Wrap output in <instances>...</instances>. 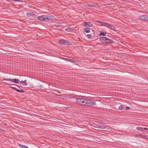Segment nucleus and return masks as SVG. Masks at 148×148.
<instances>
[{
    "label": "nucleus",
    "instance_id": "f257e3e1",
    "mask_svg": "<svg viewBox=\"0 0 148 148\" xmlns=\"http://www.w3.org/2000/svg\"><path fill=\"white\" fill-rule=\"evenodd\" d=\"M72 96V95L65 94V106H65V109H68V108H70L72 107L71 105H69L68 103L69 102H71L70 100H71Z\"/></svg>",
    "mask_w": 148,
    "mask_h": 148
},
{
    "label": "nucleus",
    "instance_id": "f03ea898",
    "mask_svg": "<svg viewBox=\"0 0 148 148\" xmlns=\"http://www.w3.org/2000/svg\"><path fill=\"white\" fill-rule=\"evenodd\" d=\"M53 17L52 16H49L42 15L41 16L38 17V19L41 21H44L46 22L52 19Z\"/></svg>",
    "mask_w": 148,
    "mask_h": 148
},
{
    "label": "nucleus",
    "instance_id": "7ed1b4c3",
    "mask_svg": "<svg viewBox=\"0 0 148 148\" xmlns=\"http://www.w3.org/2000/svg\"><path fill=\"white\" fill-rule=\"evenodd\" d=\"M85 102L86 99L82 98H77L76 100V103L82 105H85Z\"/></svg>",
    "mask_w": 148,
    "mask_h": 148
},
{
    "label": "nucleus",
    "instance_id": "20e7f679",
    "mask_svg": "<svg viewBox=\"0 0 148 148\" xmlns=\"http://www.w3.org/2000/svg\"><path fill=\"white\" fill-rule=\"evenodd\" d=\"M95 103L94 101H92L90 99L88 100L86 99L85 105L88 106H92L95 105Z\"/></svg>",
    "mask_w": 148,
    "mask_h": 148
},
{
    "label": "nucleus",
    "instance_id": "39448f33",
    "mask_svg": "<svg viewBox=\"0 0 148 148\" xmlns=\"http://www.w3.org/2000/svg\"><path fill=\"white\" fill-rule=\"evenodd\" d=\"M3 80L10 81L12 82H14L16 83H18L19 82L20 80H18V79H11L9 78H4L3 79Z\"/></svg>",
    "mask_w": 148,
    "mask_h": 148
},
{
    "label": "nucleus",
    "instance_id": "423d86ee",
    "mask_svg": "<svg viewBox=\"0 0 148 148\" xmlns=\"http://www.w3.org/2000/svg\"><path fill=\"white\" fill-rule=\"evenodd\" d=\"M106 27L111 29L115 31L116 28L114 26L109 24L108 23L107 25H106Z\"/></svg>",
    "mask_w": 148,
    "mask_h": 148
},
{
    "label": "nucleus",
    "instance_id": "0eeeda50",
    "mask_svg": "<svg viewBox=\"0 0 148 148\" xmlns=\"http://www.w3.org/2000/svg\"><path fill=\"white\" fill-rule=\"evenodd\" d=\"M78 98H77V97L74 96L73 95H72L71 97V100H70L71 101V103H75V102L76 103V100H77V99Z\"/></svg>",
    "mask_w": 148,
    "mask_h": 148
},
{
    "label": "nucleus",
    "instance_id": "6e6552de",
    "mask_svg": "<svg viewBox=\"0 0 148 148\" xmlns=\"http://www.w3.org/2000/svg\"><path fill=\"white\" fill-rule=\"evenodd\" d=\"M91 126L92 127V128L95 130H98V129L99 128V127L100 126L98 125L97 124L93 123L92 124Z\"/></svg>",
    "mask_w": 148,
    "mask_h": 148
},
{
    "label": "nucleus",
    "instance_id": "1a4fd4ad",
    "mask_svg": "<svg viewBox=\"0 0 148 148\" xmlns=\"http://www.w3.org/2000/svg\"><path fill=\"white\" fill-rule=\"evenodd\" d=\"M139 19L141 20H148V16L147 15H143L140 17Z\"/></svg>",
    "mask_w": 148,
    "mask_h": 148
},
{
    "label": "nucleus",
    "instance_id": "9d476101",
    "mask_svg": "<svg viewBox=\"0 0 148 148\" xmlns=\"http://www.w3.org/2000/svg\"><path fill=\"white\" fill-rule=\"evenodd\" d=\"M97 124H98V125H99V128H104L105 126H104V123L101 122H97Z\"/></svg>",
    "mask_w": 148,
    "mask_h": 148
},
{
    "label": "nucleus",
    "instance_id": "9b49d317",
    "mask_svg": "<svg viewBox=\"0 0 148 148\" xmlns=\"http://www.w3.org/2000/svg\"><path fill=\"white\" fill-rule=\"evenodd\" d=\"M106 38H107L104 37H101L99 38V40L102 43H106V39H105Z\"/></svg>",
    "mask_w": 148,
    "mask_h": 148
},
{
    "label": "nucleus",
    "instance_id": "f8f14e48",
    "mask_svg": "<svg viewBox=\"0 0 148 148\" xmlns=\"http://www.w3.org/2000/svg\"><path fill=\"white\" fill-rule=\"evenodd\" d=\"M84 25L87 27H91L92 26V24L90 22H85L84 23Z\"/></svg>",
    "mask_w": 148,
    "mask_h": 148
},
{
    "label": "nucleus",
    "instance_id": "ddd939ff",
    "mask_svg": "<svg viewBox=\"0 0 148 148\" xmlns=\"http://www.w3.org/2000/svg\"><path fill=\"white\" fill-rule=\"evenodd\" d=\"M73 28L72 26H67V27L65 28V30L67 32H70L71 30L73 29Z\"/></svg>",
    "mask_w": 148,
    "mask_h": 148
},
{
    "label": "nucleus",
    "instance_id": "4468645a",
    "mask_svg": "<svg viewBox=\"0 0 148 148\" xmlns=\"http://www.w3.org/2000/svg\"><path fill=\"white\" fill-rule=\"evenodd\" d=\"M65 60L71 62H77V60L74 59H69L68 58H65Z\"/></svg>",
    "mask_w": 148,
    "mask_h": 148
},
{
    "label": "nucleus",
    "instance_id": "2eb2a0df",
    "mask_svg": "<svg viewBox=\"0 0 148 148\" xmlns=\"http://www.w3.org/2000/svg\"><path fill=\"white\" fill-rule=\"evenodd\" d=\"M106 43H109L110 44L112 43L113 42V41L112 40H111L108 38H106Z\"/></svg>",
    "mask_w": 148,
    "mask_h": 148
},
{
    "label": "nucleus",
    "instance_id": "dca6fc26",
    "mask_svg": "<svg viewBox=\"0 0 148 148\" xmlns=\"http://www.w3.org/2000/svg\"><path fill=\"white\" fill-rule=\"evenodd\" d=\"M35 14L33 12H27V16L29 17H30L31 16H34Z\"/></svg>",
    "mask_w": 148,
    "mask_h": 148
},
{
    "label": "nucleus",
    "instance_id": "f3484780",
    "mask_svg": "<svg viewBox=\"0 0 148 148\" xmlns=\"http://www.w3.org/2000/svg\"><path fill=\"white\" fill-rule=\"evenodd\" d=\"M98 22L100 24L103 26H105L106 27V25H107V23L102 22L100 21H98Z\"/></svg>",
    "mask_w": 148,
    "mask_h": 148
},
{
    "label": "nucleus",
    "instance_id": "a211bd4d",
    "mask_svg": "<svg viewBox=\"0 0 148 148\" xmlns=\"http://www.w3.org/2000/svg\"><path fill=\"white\" fill-rule=\"evenodd\" d=\"M61 27V26L60 25H53L52 26V27L53 29H56L57 28L60 29Z\"/></svg>",
    "mask_w": 148,
    "mask_h": 148
},
{
    "label": "nucleus",
    "instance_id": "6ab92c4d",
    "mask_svg": "<svg viewBox=\"0 0 148 148\" xmlns=\"http://www.w3.org/2000/svg\"><path fill=\"white\" fill-rule=\"evenodd\" d=\"M90 29L86 28L84 29V31L86 33H89L90 32Z\"/></svg>",
    "mask_w": 148,
    "mask_h": 148
},
{
    "label": "nucleus",
    "instance_id": "aec40b11",
    "mask_svg": "<svg viewBox=\"0 0 148 148\" xmlns=\"http://www.w3.org/2000/svg\"><path fill=\"white\" fill-rule=\"evenodd\" d=\"M71 45V42L69 40H65V45Z\"/></svg>",
    "mask_w": 148,
    "mask_h": 148
},
{
    "label": "nucleus",
    "instance_id": "412c9836",
    "mask_svg": "<svg viewBox=\"0 0 148 148\" xmlns=\"http://www.w3.org/2000/svg\"><path fill=\"white\" fill-rule=\"evenodd\" d=\"M18 146L19 147L21 148H29L27 146L21 144H19Z\"/></svg>",
    "mask_w": 148,
    "mask_h": 148
},
{
    "label": "nucleus",
    "instance_id": "4be33fe9",
    "mask_svg": "<svg viewBox=\"0 0 148 148\" xmlns=\"http://www.w3.org/2000/svg\"><path fill=\"white\" fill-rule=\"evenodd\" d=\"M58 42L60 44L64 45L65 43V40L61 39Z\"/></svg>",
    "mask_w": 148,
    "mask_h": 148
},
{
    "label": "nucleus",
    "instance_id": "5701e85b",
    "mask_svg": "<svg viewBox=\"0 0 148 148\" xmlns=\"http://www.w3.org/2000/svg\"><path fill=\"white\" fill-rule=\"evenodd\" d=\"M106 32H103L102 31H101L100 32V33L99 34V36H100L101 35H102L103 36H105L106 35Z\"/></svg>",
    "mask_w": 148,
    "mask_h": 148
},
{
    "label": "nucleus",
    "instance_id": "b1692460",
    "mask_svg": "<svg viewBox=\"0 0 148 148\" xmlns=\"http://www.w3.org/2000/svg\"><path fill=\"white\" fill-rule=\"evenodd\" d=\"M87 6L90 7H97L98 5V4H97L96 5H92V4H88L87 5Z\"/></svg>",
    "mask_w": 148,
    "mask_h": 148
},
{
    "label": "nucleus",
    "instance_id": "393cba45",
    "mask_svg": "<svg viewBox=\"0 0 148 148\" xmlns=\"http://www.w3.org/2000/svg\"><path fill=\"white\" fill-rule=\"evenodd\" d=\"M136 129L138 130H139L141 131H144L143 130V127H136Z\"/></svg>",
    "mask_w": 148,
    "mask_h": 148
},
{
    "label": "nucleus",
    "instance_id": "a878e982",
    "mask_svg": "<svg viewBox=\"0 0 148 148\" xmlns=\"http://www.w3.org/2000/svg\"><path fill=\"white\" fill-rule=\"evenodd\" d=\"M26 82H27V81L26 80H25L24 81H21V82H19L21 83H24V84H24L23 85H27V83Z\"/></svg>",
    "mask_w": 148,
    "mask_h": 148
},
{
    "label": "nucleus",
    "instance_id": "bb28decb",
    "mask_svg": "<svg viewBox=\"0 0 148 148\" xmlns=\"http://www.w3.org/2000/svg\"><path fill=\"white\" fill-rule=\"evenodd\" d=\"M43 86L42 85H39L37 86V89H40L42 88Z\"/></svg>",
    "mask_w": 148,
    "mask_h": 148
},
{
    "label": "nucleus",
    "instance_id": "cd10ccee",
    "mask_svg": "<svg viewBox=\"0 0 148 148\" xmlns=\"http://www.w3.org/2000/svg\"><path fill=\"white\" fill-rule=\"evenodd\" d=\"M72 126L71 125L68 124L66 123H65V127H71V126Z\"/></svg>",
    "mask_w": 148,
    "mask_h": 148
},
{
    "label": "nucleus",
    "instance_id": "c85d7f7f",
    "mask_svg": "<svg viewBox=\"0 0 148 148\" xmlns=\"http://www.w3.org/2000/svg\"><path fill=\"white\" fill-rule=\"evenodd\" d=\"M123 108V106L122 105H120L118 108L119 110H121Z\"/></svg>",
    "mask_w": 148,
    "mask_h": 148
},
{
    "label": "nucleus",
    "instance_id": "c756f323",
    "mask_svg": "<svg viewBox=\"0 0 148 148\" xmlns=\"http://www.w3.org/2000/svg\"><path fill=\"white\" fill-rule=\"evenodd\" d=\"M105 128H106V129L109 130H111L112 129V128L111 127L108 126H106L105 127Z\"/></svg>",
    "mask_w": 148,
    "mask_h": 148
},
{
    "label": "nucleus",
    "instance_id": "7c9ffc66",
    "mask_svg": "<svg viewBox=\"0 0 148 148\" xmlns=\"http://www.w3.org/2000/svg\"><path fill=\"white\" fill-rule=\"evenodd\" d=\"M87 37L89 39L90 38H91V35L90 34L87 35Z\"/></svg>",
    "mask_w": 148,
    "mask_h": 148
},
{
    "label": "nucleus",
    "instance_id": "2f4dec72",
    "mask_svg": "<svg viewBox=\"0 0 148 148\" xmlns=\"http://www.w3.org/2000/svg\"><path fill=\"white\" fill-rule=\"evenodd\" d=\"M143 137L145 138L146 139H148V135H147V136L143 135Z\"/></svg>",
    "mask_w": 148,
    "mask_h": 148
},
{
    "label": "nucleus",
    "instance_id": "473e14b6",
    "mask_svg": "<svg viewBox=\"0 0 148 148\" xmlns=\"http://www.w3.org/2000/svg\"><path fill=\"white\" fill-rule=\"evenodd\" d=\"M9 88H12L14 90H16V88H15V87H12V86H9Z\"/></svg>",
    "mask_w": 148,
    "mask_h": 148
},
{
    "label": "nucleus",
    "instance_id": "72a5a7b5",
    "mask_svg": "<svg viewBox=\"0 0 148 148\" xmlns=\"http://www.w3.org/2000/svg\"><path fill=\"white\" fill-rule=\"evenodd\" d=\"M144 135H143V134H140V135H138V136L140 137V138H142L143 137V136Z\"/></svg>",
    "mask_w": 148,
    "mask_h": 148
},
{
    "label": "nucleus",
    "instance_id": "f704fd0d",
    "mask_svg": "<svg viewBox=\"0 0 148 148\" xmlns=\"http://www.w3.org/2000/svg\"><path fill=\"white\" fill-rule=\"evenodd\" d=\"M24 91H23L22 89H21V90H20L19 92L21 93H22L24 92Z\"/></svg>",
    "mask_w": 148,
    "mask_h": 148
},
{
    "label": "nucleus",
    "instance_id": "c9c22d12",
    "mask_svg": "<svg viewBox=\"0 0 148 148\" xmlns=\"http://www.w3.org/2000/svg\"><path fill=\"white\" fill-rule=\"evenodd\" d=\"M143 130L144 129L145 130H148V128H147V127H143Z\"/></svg>",
    "mask_w": 148,
    "mask_h": 148
},
{
    "label": "nucleus",
    "instance_id": "e433bc0d",
    "mask_svg": "<svg viewBox=\"0 0 148 148\" xmlns=\"http://www.w3.org/2000/svg\"><path fill=\"white\" fill-rule=\"evenodd\" d=\"M130 109V107H128V106H127L126 107V110H128Z\"/></svg>",
    "mask_w": 148,
    "mask_h": 148
},
{
    "label": "nucleus",
    "instance_id": "4c0bfd02",
    "mask_svg": "<svg viewBox=\"0 0 148 148\" xmlns=\"http://www.w3.org/2000/svg\"><path fill=\"white\" fill-rule=\"evenodd\" d=\"M15 90H16V91H17L18 92H19L20 90H19L18 89L16 88V89Z\"/></svg>",
    "mask_w": 148,
    "mask_h": 148
},
{
    "label": "nucleus",
    "instance_id": "58836bf2",
    "mask_svg": "<svg viewBox=\"0 0 148 148\" xmlns=\"http://www.w3.org/2000/svg\"><path fill=\"white\" fill-rule=\"evenodd\" d=\"M61 58L63 59V60H65V58H64V57H62V58Z\"/></svg>",
    "mask_w": 148,
    "mask_h": 148
},
{
    "label": "nucleus",
    "instance_id": "ea45409f",
    "mask_svg": "<svg viewBox=\"0 0 148 148\" xmlns=\"http://www.w3.org/2000/svg\"><path fill=\"white\" fill-rule=\"evenodd\" d=\"M4 83H6V84H7V83H6V82H4Z\"/></svg>",
    "mask_w": 148,
    "mask_h": 148
}]
</instances>
